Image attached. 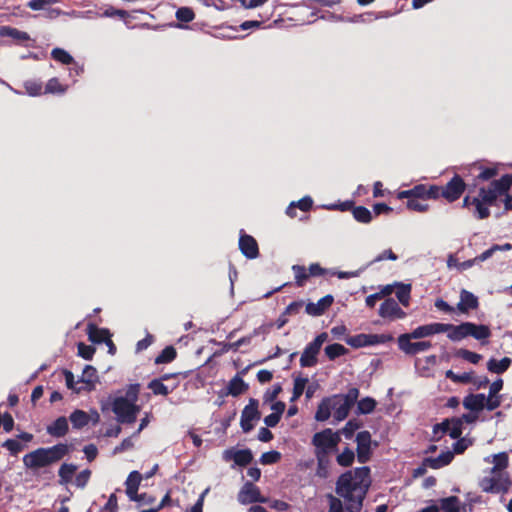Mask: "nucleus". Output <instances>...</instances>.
I'll return each instance as SVG.
<instances>
[{
	"label": "nucleus",
	"instance_id": "nucleus-1",
	"mask_svg": "<svg viewBox=\"0 0 512 512\" xmlns=\"http://www.w3.org/2000/svg\"><path fill=\"white\" fill-rule=\"evenodd\" d=\"M370 468L358 467L342 473L336 482V494L344 498L346 509L359 511L369 489Z\"/></svg>",
	"mask_w": 512,
	"mask_h": 512
},
{
	"label": "nucleus",
	"instance_id": "nucleus-2",
	"mask_svg": "<svg viewBox=\"0 0 512 512\" xmlns=\"http://www.w3.org/2000/svg\"><path fill=\"white\" fill-rule=\"evenodd\" d=\"M512 187V176H503L500 180L493 181L489 187L481 188L478 197L473 199L477 216L480 219L489 216V206L501 195H504Z\"/></svg>",
	"mask_w": 512,
	"mask_h": 512
},
{
	"label": "nucleus",
	"instance_id": "nucleus-3",
	"mask_svg": "<svg viewBox=\"0 0 512 512\" xmlns=\"http://www.w3.org/2000/svg\"><path fill=\"white\" fill-rule=\"evenodd\" d=\"M68 453L69 446L65 443H58L47 448L41 447L24 455L23 464L28 469L36 470L57 463Z\"/></svg>",
	"mask_w": 512,
	"mask_h": 512
},
{
	"label": "nucleus",
	"instance_id": "nucleus-4",
	"mask_svg": "<svg viewBox=\"0 0 512 512\" xmlns=\"http://www.w3.org/2000/svg\"><path fill=\"white\" fill-rule=\"evenodd\" d=\"M340 441L339 432H334L331 428L316 432L311 439V444L314 446V455L329 457L330 454L337 451Z\"/></svg>",
	"mask_w": 512,
	"mask_h": 512
},
{
	"label": "nucleus",
	"instance_id": "nucleus-5",
	"mask_svg": "<svg viewBox=\"0 0 512 512\" xmlns=\"http://www.w3.org/2000/svg\"><path fill=\"white\" fill-rule=\"evenodd\" d=\"M292 270L294 273L296 284L298 286H304L306 284V279L309 276H325V277L337 276L340 279L351 278V277L357 276L356 272H336L333 270H327V269L322 268L317 263L311 264L309 266V268H305L304 266H300V265H294L292 267Z\"/></svg>",
	"mask_w": 512,
	"mask_h": 512
},
{
	"label": "nucleus",
	"instance_id": "nucleus-6",
	"mask_svg": "<svg viewBox=\"0 0 512 512\" xmlns=\"http://www.w3.org/2000/svg\"><path fill=\"white\" fill-rule=\"evenodd\" d=\"M358 397L359 389L356 387L348 389L346 394L333 396L331 403L335 419L339 421L344 420L348 416L350 409L357 402Z\"/></svg>",
	"mask_w": 512,
	"mask_h": 512
},
{
	"label": "nucleus",
	"instance_id": "nucleus-7",
	"mask_svg": "<svg viewBox=\"0 0 512 512\" xmlns=\"http://www.w3.org/2000/svg\"><path fill=\"white\" fill-rule=\"evenodd\" d=\"M112 411L117 421L122 424H132L136 421L140 406L132 403L123 396L116 397L112 402Z\"/></svg>",
	"mask_w": 512,
	"mask_h": 512
},
{
	"label": "nucleus",
	"instance_id": "nucleus-8",
	"mask_svg": "<svg viewBox=\"0 0 512 512\" xmlns=\"http://www.w3.org/2000/svg\"><path fill=\"white\" fill-rule=\"evenodd\" d=\"M510 486L511 481L508 475L498 472L495 474L490 472L489 476H485L479 481V487L482 491L492 494L506 493Z\"/></svg>",
	"mask_w": 512,
	"mask_h": 512
},
{
	"label": "nucleus",
	"instance_id": "nucleus-9",
	"mask_svg": "<svg viewBox=\"0 0 512 512\" xmlns=\"http://www.w3.org/2000/svg\"><path fill=\"white\" fill-rule=\"evenodd\" d=\"M327 339L328 334L326 332H322L318 334L313 341L306 345L299 361L302 368L314 367L317 365V356L321 350L322 345L327 341Z\"/></svg>",
	"mask_w": 512,
	"mask_h": 512
},
{
	"label": "nucleus",
	"instance_id": "nucleus-10",
	"mask_svg": "<svg viewBox=\"0 0 512 512\" xmlns=\"http://www.w3.org/2000/svg\"><path fill=\"white\" fill-rule=\"evenodd\" d=\"M393 340L390 334H357L346 338V343L352 348H362L377 344H385Z\"/></svg>",
	"mask_w": 512,
	"mask_h": 512
},
{
	"label": "nucleus",
	"instance_id": "nucleus-11",
	"mask_svg": "<svg viewBox=\"0 0 512 512\" xmlns=\"http://www.w3.org/2000/svg\"><path fill=\"white\" fill-rule=\"evenodd\" d=\"M414 337L410 333L401 334L398 339V347L406 355L414 356L421 352L427 351L432 347V343L427 340L412 342Z\"/></svg>",
	"mask_w": 512,
	"mask_h": 512
},
{
	"label": "nucleus",
	"instance_id": "nucleus-12",
	"mask_svg": "<svg viewBox=\"0 0 512 512\" xmlns=\"http://www.w3.org/2000/svg\"><path fill=\"white\" fill-rule=\"evenodd\" d=\"M259 402L257 399L251 398L249 403L244 407L241 413L240 426L244 433H248L254 428V421L261 417L258 409Z\"/></svg>",
	"mask_w": 512,
	"mask_h": 512
},
{
	"label": "nucleus",
	"instance_id": "nucleus-13",
	"mask_svg": "<svg viewBox=\"0 0 512 512\" xmlns=\"http://www.w3.org/2000/svg\"><path fill=\"white\" fill-rule=\"evenodd\" d=\"M238 502L242 505L251 503H266L267 499L261 495L260 489L252 482L247 481L240 489Z\"/></svg>",
	"mask_w": 512,
	"mask_h": 512
},
{
	"label": "nucleus",
	"instance_id": "nucleus-14",
	"mask_svg": "<svg viewBox=\"0 0 512 512\" xmlns=\"http://www.w3.org/2000/svg\"><path fill=\"white\" fill-rule=\"evenodd\" d=\"M379 315L390 320L403 319L406 313L399 307L398 302L393 298L385 299L379 308Z\"/></svg>",
	"mask_w": 512,
	"mask_h": 512
},
{
	"label": "nucleus",
	"instance_id": "nucleus-15",
	"mask_svg": "<svg viewBox=\"0 0 512 512\" xmlns=\"http://www.w3.org/2000/svg\"><path fill=\"white\" fill-rule=\"evenodd\" d=\"M465 189V183L459 176H454L442 190V196L448 201L457 200Z\"/></svg>",
	"mask_w": 512,
	"mask_h": 512
},
{
	"label": "nucleus",
	"instance_id": "nucleus-16",
	"mask_svg": "<svg viewBox=\"0 0 512 512\" xmlns=\"http://www.w3.org/2000/svg\"><path fill=\"white\" fill-rule=\"evenodd\" d=\"M239 249L248 259H255L259 255L256 240L252 236L243 233V231L240 232Z\"/></svg>",
	"mask_w": 512,
	"mask_h": 512
},
{
	"label": "nucleus",
	"instance_id": "nucleus-17",
	"mask_svg": "<svg viewBox=\"0 0 512 512\" xmlns=\"http://www.w3.org/2000/svg\"><path fill=\"white\" fill-rule=\"evenodd\" d=\"M447 327L443 326V323H430L416 327L410 332V336L414 339H421L431 335L446 332Z\"/></svg>",
	"mask_w": 512,
	"mask_h": 512
},
{
	"label": "nucleus",
	"instance_id": "nucleus-18",
	"mask_svg": "<svg viewBox=\"0 0 512 512\" xmlns=\"http://www.w3.org/2000/svg\"><path fill=\"white\" fill-rule=\"evenodd\" d=\"M334 298L332 295H326L316 303L310 302L306 305V313L312 316H320L332 305Z\"/></svg>",
	"mask_w": 512,
	"mask_h": 512
},
{
	"label": "nucleus",
	"instance_id": "nucleus-19",
	"mask_svg": "<svg viewBox=\"0 0 512 512\" xmlns=\"http://www.w3.org/2000/svg\"><path fill=\"white\" fill-rule=\"evenodd\" d=\"M86 332L88 335V339L95 344L104 343L108 338L112 335L107 328H99L94 323H88Z\"/></svg>",
	"mask_w": 512,
	"mask_h": 512
},
{
	"label": "nucleus",
	"instance_id": "nucleus-20",
	"mask_svg": "<svg viewBox=\"0 0 512 512\" xmlns=\"http://www.w3.org/2000/svg\"><path fill=\"white\" fill-rule=\"evenodd\" d=\"M479 306L478 298L468 290H462L460 301L457 304V309L461 313H467L469 310L477 309Z\"/></svg>",
	"mask_w": 512,
	"mask_h": 512
},
{
	"label": "nucleus",
	"instance_id": "nucleus-21",
	"mask_svg": "<svg viewBox=\"0 0 512 512\" xmlns=\"http://www.w3.org/2000/svg\"><path fill=\"white\" fill-rule=\"evenodd\" d=\"M78 382H81L85 385L83 386L84 390L88 392L94 390L95 385L98 382V374L96 368L91 365H86Z\"/></svg>",
	"mask_w": 512,
	"mask_h": 512
},
{
	"label": "nucleus",
	"instance_id": "nucleus-22",
	"mask_svg": "<svg viewBox=\"0 0 512 512\" xmlns=\"http://www.w3.org/2000/svg\"><path fill=\"white\" fill-rule=\"evenodd\" d=\"M139 512H157L163 503L156 504V498L148 493H141L138 501Z\"/></svg>",
	"mask_w": 512,
	"mask_h": 512
},
{
	"label": "nucleus",
	"instance_id": "nucleus-23",
	"mask_svg": "<svg viewBox=\"0 0 512 512\" xmlns=\"http://www.w3.org/2000/svg\"><path fill=\"white\" fill-rule=\"evenodd\" d=\"M443 326L447 327V337L452 341H460L469 336L468 322H463L460 325L443 323Z\"/></svg>",
	"mask_w": 512,
	"mask_h": 512
},
{
	"label": "nucleus",
	"instance_id": "nucleus-24",
	"mask_svg": "<svg viewBox=\"0 0 512 512\" xmlns=\"http://www.w3.org/2000/svg\"><path fill=\"white\" fill-rule=\"evenodd\" d=\"M485 394L478 393V394H469L463 399V406L465 409L474 411V412H480L483 409H485Z\"/></svg>",
	"mask_w": 512,
	"mask_h": 512
},
{
	"label": "nucleus",
	"instance_id": "nucleus-25",
	"mask_svg": "<svg viewBox=\"0 0 512 512\" xmlns=\"http://www.w3.org/2000/svg\"><path fill=\"white\" fill-rule=\"evenodd\" d=\"M69 430L66 417H58L52 424L47 426V433L56 438L64 437Z\"/></svg>",
	"mask_w": 512,
	"mask_h": 512
},
{
	"label": "nucleus",
	"instance_id": "nucleus-26",
	"mask_svg": "<svg viewBox=\"0 0 512 512\" xmlns=\"http://www.w3.org/2000/svg\"><path fill=\"white\" fill-rule=\"evenodd\" d=\"M454 459V453L451 451L442 452L438 457H427L425 458V466H429L431 469H440L444 466L449 465Z\"/></svg>",
	"mask_w": 512,
	"mask_h": 512
},
{
	"label": "nucleus",
	"instance_id": "nucleus-27",
	"mask_svg": "<svg viewBox=\"0 0 512 512\" xmlns=\"http://www.w3.org/2000/svg\"><path fill=\"white\" fill-rule=\"evenodd\" d=\"M179 385V382H175L172 385L164 384L160 379H153L148 383V389L152 391L154 395L167 396L174 391Z\"/></svg>",
	"mask_w": 512,
	"mask_h": 512
},
{
	"label": "nucleus",
	"instance_id": "nucleus-28",
	"mask_svg": "<svg viewBox=\"0 0 512 512\" xmlns=\"http://www.w3.org/2000/svg\"><path fill=\"white\" fill-rule=\"evenodd\" d=\"M512 363V359L509 357H503L500 360L495 358H490L487 362V370L494 374H503L505 373Z\"/></svg>",
	"mask_w": 512,
	"mask_h": 512
},
{
	"label": "nucleus",
	"instance_id": "nucleus-29",
	"mask_svg": "<svg viewBox=\"0 0 512 512\" xmlns=\"http://www.w3.org/2000/svg\"><path fill=\"white\" fill-rule=\"evenodd\" d=\"M248 390V384L237 374L235 375L227 385V395L237 397Z\"/></svg>",
	"mask_w": 512,
	"mask_h": 512
},
{
	"label": "nucleus",
	"instance_id": "nucleus-30",
	"mask_svg": "<svg viewBox=\"0 0 512 512\" xmlns=\"http://www.w3.org/2000/svg\"><path fill=\"white\" fill-rule=\"evenodd\" d=\"M226 455L230 454L228 458H232L234 462L241 467H245L253 460V455L250 449L237 450L235 452L226 451Z\"/></svg>",
	"mask_w": 512,
	"mask_h": 512
},
{
	"label": "nucleus",
	"instance_id": "nucleus-31",
	"mask_svg": "<svg viewBox=\"0 0 512 512\" xmlns=\"http://www.w3.org/2000/svg\"><path fill=\"white\" fill-rule=\"evenodd\" d=\"M0 36L1 37H10L18 43H22V42L30 40V36L27 32L18 30L16 28H13L10 26H1L0 27Z\"/></svg>",
	"mask_w": 512,
	"mask_h": 512
},
{
	"label": "nucleus",
	"instance_id": "nucleus-32",
	"mask_svg": "<svg viewBox=\"0 0 512 512\" xmlns=\"http://www.w3.org/2000/svg\"><path fill=\"white\" fill-rule=\"evenodd\" d=\"M469 336L476 340H484L491 336V330L487 325L468 322Z\"/></svg>",
	"mask_w": 512,
	"mask_h": 512
},
{
	"label": "nucleus",
	"instance_id": "nucleus-33",
	"mask_svg": "<svg viewBox=\"0 0 512 512\" xmlns=\"http://www.w3.org/2000/svg\"><path fill=\"white\" fill-rule=\"evenodd\" d=\"M69 419L72 423L73 428L81 429V428L85 427L86 425H88V423L90 421V416L85 411L76 409L75 411H73L70 414Z\"/></svg>",
	"mask_w": 512,
	"mask_h": 512
},
{
	"label": "nucleus",
	"instance_id": "nucleus-34",
	"mask_svg": "<svg viewBox=\"0 0 512 512\" xmlns=\"http://www.w3.org/2000/svg\"><path fill=\"white\" fill-rule=\"evenodd\" d=\"M76 470L77 466L75 464L63 463L58 471L59 483L61 485H66L71 482Z\"/></svg>",
	"mask_w": 512,
	"mask_h": 512
},
{
	"label": "nucleus",
	"instance_id": "nucleus-35",
	"mask_svg": "<svg viewBox=\"0 0 512 512\" xmlns=\"http://www.w3.org/2000/svg\"><path fill=\"white\" fill-rule=\"evenodd\" d=\"M67 90V85L62 84L58 78L53 77L47 81L44 93L63 95Z\"/></svg>",
	"mask_w": 512,
	"mask_h": 512
},
{
	"label": "nucleus",
	"instance_id": "nucleus-36",
	"mask_svg": "<svg viewBox=\"0 0 512 512\" xmlns=\"http://www.w3.org/2000/svg\"><path fill=\"white\" fill-rule=\"evenodd\" d=\"M331 410H332V403L330 398H325L321 401V403L318 405L315 419L317 421H326L331 416Z\"/></svg>",
	"mask_w": 512,
	"mask_h": 512
},
{
	"label": "nucleus",
	"instance_id": "nucleus-37",
	"mask_svg": "<svg viewBox=\"0 0 512 512\" xmlns=\"http://www.w3.org/2000/svg\"><path fill=\"white\" fill-rule=\"evenodd\" d=\"M325 355L329 360H335L338 357L344 356L348 353V349L339 343L327 345L324 349Z\"/></svg>",
	"mask_w": 512,
	"mask_h": 512
},
{
	"label": "nucleus",
	"instance_id": "nucleus-38",
	"mask_svg": "<svg viewBox=\"0 0 512 512\" xmlns=\"http://www.w3.org/2000/svg\"><path fill=\"white\" fill-rule=\"evenodd\" d=\"M494 466L491 468V473H502L509 465V457L506 452H501L493 457Z\"/></svg>",
	"mask_w": 512,
	"mask_h": 512
},
{
	"label": "nucleus",
	"instance_id": "nucleus-39",
	"mask_svg": "<svg viewBox=\"0 0 512 512\" xmlns=\"http://www.w3.org/2000/svg\"><path fill=\"white\" fill-rule=\"evenodd\" d=\"M177 357V351L173 346H166L155 358L156 364H166L172 362Z\"/></svg>",
	"mask_w": 512,
	"mask_h": 512
},
{
	"label": "nucleus",
	"instance_id": "nucleus-40",
	"mask_svg": "<svg viewBox=\"0 0 512 512\" xmlns=\"http://www.w3.org/2000/svg\"><path fill=\"white\" fill-rule=\"evenodd\" d=\"M377 402L374 398L365 397L357 402V409L359 414H370L376 408Z\"/></svg>",
	"mask_w": 512,
	"mask_h": 512
},
{
	"label": "nucleus",
	"instance_id": "nucleus-41",
	"mask_svg": "<svg viewBox=\"0 0 512 512\" xmlns=\"http://www.w3.org/2000/svg\"><path fill=\"white\" fill-rule=\"evenodd\" d=\"M317 460L316 475L320 478H327L329 476L330 458L323 456H315Z\"/></svg>",
	"mask_w": 512,
	"mask_h": 512
},
{
	"label": "nucleus",
	"instance_id": "nucleus-42",
	"mask_svg": "<svg viewBox=\"0 0 512 512\" xmlns=\"http://www.w3.org/2000/svg\"><path fill=\"white\" fill-rule=\"evenodd\" d=\"M445 376L454 383L469 384L473 381V372L456 374L452 370H448L446 371Z\"/></svg>",
	"mask_w": 512,
	"mask_h": 512
},
{
	"label": "nucleus",
	"instance_id": "nucleus-43",
	"mask_svg": "<svg viewBox=\"0 0 512 512\" xmlns=\"http://www.w3.org/2000/svg\"><path fill=\"white\" fill-rule=\"evenodd\" d=\"M355 459L354 451L346 447L340 454L337 455L336 461L342 467H349L353 464Z\"/></svg>",
	"mask_w": 512,
	"mask_h": 512
},
{
	"label": "nucleus",
	"instance_id": "nucleus-44",
	"mask_svg": "<svg viewBox=\"0 0 512 512\" xmlns=\"http://www.w3.org/2000/svg\"><path fill=\"white\" fill-rule=\"evenodd\" d=\"M51 56L54 60H56L62 64H65V65L74 63L73 57L66 50H64L62 48H54L51 51Z\"/></svg>",
	"mask_w": 512,
	"mask_h": 512
},
{
	"label": "nucleus",
	"instance_id": "nucleus-45",
	"mask_svg": "<svg viewBox=\"0 0 512 512\" xmlns=\"http://www.w3.org/2000/svg\"><path fill=\"white\" fill-rule=\"evenodd\" d=\"M353 217L361 223H369L372 220V213L369 209L358 206L352 211Z\"/></svg>",
	"mask_w": 512,
	"mask_h": 512
},
{
	"label": "nucleus",
	"instance_id": "nucleus-46",
	"mask_svg": "<svg viewBox=\"0 0 512 512\" xmlns=\"http://www.w3.org/2000/svg\"><path fill=\"white\" fill-rule=\"evenodd\" d=\"M307 382H308V378H304V377H296L294 379L293 394H292L291 401H295L302 396Z\"/></svg>",
	"mask_w": 512,
	"mask_h": 512
},
{
	"label": "nucleus",
	"instance_id": "nucleus-47",
	"mask_svg": "<svg viewBox=\"0 0 512 512\" xmlns=\"http://www.w3.org/2000/svg\"><path fill=\"white\" fill-rule=\"evenodd\" d=\"M456 356L472 364H477L482 359V355L467 349H459Z\"/></svg>",
	"mask_w": 512,
	"mask_h": 512
},
{
	"label": "nucleus",
	"instance_id": "nucleus-48",
	"mask_svg": "<svg viewBox=\"0 0 512 512\" xmlns=\"http://www.w3.org/2000/svg\"><path fill=\"white\" fill-rule=\"evenodd\" d=\"M175 17L178 21L188 23L194 20L195 13L190 7H180L176 11Z\"/></svg>",
	"mask_w": 512,
	"mask_h": 512
},
{
	"label": "nucleus",
	"instance_id": "nucleus-49",
	"mask_svg": "<svg viewBox=\"0 0 512 512\" xmlns=\"http://www.w3.org/2000/svg\"><path fill=\"white\" fill-rule=\"evenodd\" d=\"M458 503L456 496H450L441 500V508L445 512H459Z\"/></svg>",
	"mask_w": 512,
	"mask_h": 512
},
{
	"label": "nucleus",
	"instance_id": "nucleus-50",
	"mask_svg": "<svg viewBox=\"0 0 512 512\" xmlns=\"http://www.w3.org/2000/svg\"><path fill=\"white\" fill-rule=\"evenodd\" d=\"M2 447L6 448L11 455L16 456L24 449L25 446L17 439H7L2 443Z\"/></svg>",
	"mask_w": 512,
	"mask_h": 512
},
{
	"label": "nucleus",
	"instance_id": "nucleus-51",
	"mask_svg": "<svg viewBox=\"0 0 512 512\" xmlns=\"http://www.w3.org/2000/svg\"><path fill=\"white\" fill-rule=\"evenodd\" d=\"M77 349H78V355L85 360H92V358L96 352V349L94 346L87 345L83 342L78 343Z\"/></svg>",
	"mask_w": 512,
	"mask_h": 512
},
{
	"label": "nucleus",
	"instance_id": "nucleus-52",
	"mask_svg": "<svg viewBox=\"0 0 512 512\" xmlns=\"http://www.w3.org/2000/svg\"><path fill=\"white\" fill-rule=\"evenodd\" d=\"M462 428H463L462 419L452 418L451 425H450L449 431H448V435L452 439H458V438H460V436L462 434Z\"/></svg>",
	"mask_w": 512,
	"mask_h": 512
},
{
	"label": "nucleus",
	"instance_id": "nucleus-53",
	"mask_svg": "<svg viewBox=\"0 0 512 512\" xmlns=\"http://www.w3.org/2000/svg\"><path fill=\"white\" fill-rule=\"evenodd\" d=\"M281 459V453L278 451H268L261 455L260 462L263 465L275 464Z\"/></svg>",
	"mask_w": 512,
	"mask_h": 512
},
{
	"label": "nucleus",
	"instance_id": "nucleus-54",
	"mask_svg": "<svg viewBox=\"0 0 512 512\" xmlns=\"http://www.w3.org/2000/svg\"><path fill=\"white\" fill-rule=\"evenodd\" d=\"M392 292H394V290H379V292L369 295L366 298V305L372 308L377 301L384 299L386 296L392 294Z\"/></svg>",
	"mask_w": 512,
	"mask_h": 512
},
{
	"label": "nucleus",
	"instance_id": "nucleus-55",
	"mask_svg": "<svg viewBox=\"0 0 512 512\" xmlns=\"http://www.w3.org/2000/svg\"><path fill=\"white\" fill-rule=\"evenodd\" d=\"M25 91L30 96H39L42 94V84L37 81H26L24 83Z\"/></svg>",
	"mask_w": 512,
	"mask_h": 512
},
{
	"label": "nucleus",
	"instance_id": "nucleus-56",
	"mask_svg": "<svg viewBox=\"0 0 512 512\" xmlns=\"http://www.w3.org/2000/svg\"><path fill=\"white\" fill-rule=\"evenodd\" d=\"M501 403L502 395L490 396V394H488V397L485 396L484 404L485 409H487L488 411H493L497 409L498 407H500Z\"/></svg>",
	"mask_w": 512,
	"mask_h": 512
},
{
	"label": "nucleus",
	"instance_id": "nucleus-57",
	"mask_svg": "<svg viewBox=\"0 0 512 512\" xmlns=\"http://www.w3.org/2000/svg\"><path fill=\"white\" fill-rule=\"evenodd\" d=\"M142 476L138 471H132L126 479V488L138 489Z\"/></svg>",
	"mask_w": 512,
	"mask_h": 512
},
{
	"label": "nucleus",
	"instance_id": "nucleus-58",
	"mask_svg": "<svg viewBox=\"0 0 512 512\" xmlns=\"http://www.w3.org/2000/svg\"><path fill=\"white\" fill-rule=\"evenodd\" d=\"M360 426L361 424L357 420H349L342 428V434L349 439L354 435L355 431L360 428Z\"/></svg>",
	"mask_w": 512,
	"mask_h": 512
},
{
	"label": "nucleus",
	"instance_id": "nucleus-59",
	"mask_svg": "<svg viewBox=\"0 0 512 512\" xmlns=\"http://www.w3.org/2000/svg\"><path fill=\"white\" fill-rule=\"evenodd\" d=\"M66 381L67 388L73 390L76 393H80L82 390H84V387H76L77 382L75 381L74 374L69 370L63 371Z\"/></svg>",
	"mask_w": 512,
	"mask_h": 512
},
{
	"label": "nucleus",
	"instance_id": "nucleus-60",
	"mask_svg": "<svg viewBox=\"0 0 512 512\" xmlns=\"http://www.w3.org/2000/svg\"><path fill=\"white\" fill-rule=\"evenodd\" d=\"M56 2L57 0H31L28 2L27 6L34 11H40Z\"/></svg>",
	"mask_w": 512,
	"mask_h": 512
},
{
	"label": "nucleus",
	"instance_id": "nucleus-61",
	"mask_svg": "<svg viewBox=\"0 0 512 512\" xmlns=\"http://www.w3.org/2000/svg\"><path fill=\"white\" fill-rule=\"evenodd\" d=\"M406 206L409 210L416 212H426L429 209V205L416 199H410L407 201Z\"/></svg>",
	"mask_w": 512,
	"mask_h": 512
},
{
	"label": "nucleus",
	"instance_id": "nucleus-62",
	"mask_svg": "<svg viewBox=\"0 0 512 512\" xmlns=\"http://www.w3.org/2000/svg\"><path fill=\"white\" fill-rule=\"evenodd\" d=\"M91 476V471L89 469H85L81 471L79 474L75 477V485L79 488H84Z\"/></svg>",
	"mask_w": 512,
	"mask_h": 512
},
{
	"label": "nucleus",
	"instance_id": "nucleus-63",
	"mask_svg": "<svg viewBox=\"0 0 512 512\" xmlns=\"http://www.w3.org/2000/svg\"><path fill=\"white\" fill-rule=\"evenodd\" d=\"M357 459L360 463L364 464L369 461L371 456V445L357 447Z\"/></svg>",
	"mask_w": 512,
	"mask_h": 512
},
{
	"label": "nucleus",
	"instance_id": "nucleus-64",
	"mask_svg": "<svg viewBox=\"0 0 512 512\" xmlns=\"http://www.w3.org/2000/svg\"><path fill=\"white\" fill-rule=\"evenodd\" d=\"M329 499V510L328 512H343V504L341 500L332 494L328 495Z\"/></svg>",
	"mask_w": 512,
	"mask_h": 512
}]
</instances>
